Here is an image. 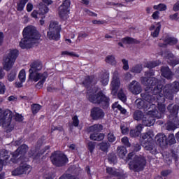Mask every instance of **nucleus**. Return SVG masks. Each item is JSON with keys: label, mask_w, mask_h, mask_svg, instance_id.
<instances>
[{"label": "nucleus", "mask_w": 179, "mask_h": 179, "mask_svg": "<svg viewBox=\"0 0 179 179\" xmlns=\"http://www.w3.org/2000/svg\"><path fill=\"white\" fill-rule=\"evenodd\" d=\"M150 89L152 92H145L141 94V97L145 103H150V104H153L156 101L165 103L166 99L173 100L174 94L178 93L179 82L175 81L173 83L166 84L165 86L163 84H158Z\"/></svg>", "instance_id": "obj_1"}, {"label": "nucleus", "mask_w": 179, "mask_h": 179, "mask_svg": "<svg viewBox=\"0 0 179 179\" xmlns=\"http://www.w3.org/2000/svg\"><path fill=\"white\" fill-rule=\"evenodd\" d=\"M31 68L29 70V79L31 80H34V82H38L36 85V89H41L43 86H44V83H45V80H47V78H48V73L47 71H44L43 73H37L38 71H41L43 69V63L40 61H34L31 65ZM36 73V75L34 74Z\"/></svg>", "instance_id": "obj_2"}, {"label": "nucleus", "mask_w": 179, "mask_h": 179, "mask_svg": "<svg viewBox=\"0 0 179 179\" xmlns=\"http://www.w3.org/2000/svg\"><path fill=\"white\" fill-rule=\"evenodd\" d=\"M22 36L23 38L21 39L19 43V46L22 50L30 48V43L40 40V37H41L40 33L37 31V29L31 26H28L23 29Z\"/></svg>", "instance_id": "obj_3"}, {"label": "nucleus", "mask_w": 179, "mask_h": 179, "mask_svg": "<svg viewBox=\"0 0 179 179\" xmlns=\"http://www.w3.org/2000/svg\"><path fill=\"white\" fill-rule=\"evenodd\" d=\"M134 152H129L127 155V160H131L129 162V169L134 173H140L143 171L146 167V158L141 155H135ZM132 157L133 159H132Z\"/></svg>", "instance_id": "obj_4"}, {"label": "nucleus", "mask_w": 179, "mask_h": 179, "mask_svg": "<svg viewBox=\"0 0 179 179\" xmlns=\"http://www.w3.org/2000/svg\"><path fill=\"white\" fill-rule=\"evenodd\" d=\"M88 100L93 104H99L103 110H107L110 107V97L106 96L103 91H99L97 94H90Z\"/></svg>", "instance_id": "obj_5"}, {"label": "nucleus", "mask_w": 179, "mask_h": 179, "mask_svg": "<svg viewBox=\"0 0 179 179\" xmlns=\"http://www.w3.org/2000/svg\"><path fill=\"white\" fill-rule=\"evenodd\" d=\"M142 143L145 150L150 152L151 155H157V148L153 140V133L148 131L142 135Z\"/></svg>", "instance_id": "obj_6"}, {"label": "nucleus", "mask_w": 179, "mask_h": 179, "mask_svg": "<svg viewBox=\"0 0 179 179\" xmlns=\"http://www.w3.org/2000/svg\"><path fill=\"white\" fill-rule=\"evenodd\" d=\"M145 77H142L141 78L142 85L144 86H147L150 89H153L154 86H157V85H162V81L158 80L157 78L152 77L155 76V71L150 70L145 71Z\"/></svg>", "instance_id": "obj_7"}, {"label": "nucleus", "mask_w": 179, "mask_h": 179, "mask_svg": "<svg viewBox=\"0 0 179 179\" xmlns=\"http://www.w3.org/2000/svg\"><path fill=\"white\" fill-rule=\"evenodd\" d=\"M61 25L57 21H51L49 25V31L47 32V37L49 40L59 41L61 38Z\"/></svg>", "instance_id": "obj_8"}, {"label": "nucleus", "mask_w": 179, "mask_h": 179, "mask_svg": "<svg viewBox=\"0 0 179 179\" xmlns=\"http://www.w3.org/2000/svg\"><path fill=\"white\" fill-rule=\"evenodd\" d=\"M50 162L55 167H64L69 162V159L64 153L60 151H55L51 154Z\"/></svg>", "instance_id": "obj_9"}, {"label": "nucleus", "mask_w": 179, "mask_h": 179, "mask_svg": "<svg viewBox=\"0 0 179 179\" xmlns=\"http://www.w3.org/2000/svg\"><path fill=\"white\" fill-rule=\"evenodd\" d=\"M88 132H93L90 136V139L91 141H97L98 142H101L104 141L106 135L103 133H100L103 131V125L99 124H95L90 126L87 129Z\"/></svg>", "instance_id": "obj_10"}, {"label": "nucleus", "mask_w": 179, "mask_h": 179, "mask_svg": "<svg viewBox=\"0 0 179 179\" xmlns=\"http://www.w3.org/2000/svg\"><path fill=\"white\" fill-rule=\"evenodd\" d=\"M17 57H19V51L17 49L11 50L4 60L3 69L9 72L12 69V66H13Z\"/></svg>", "instance_id": "obj_11"}, {"label": "nucleus", "mask_w": 179, "mask_h": 179, "mask_svg": "<svg viewBox=\"0 0 179 179\" xmlns=\"http://www.w3.org/2000/svg\"><path fill=\"white\" fill-rule=\"evenodd\" d=\"M155 118L158 120L162 118V115L157 109L148 111V115H145L142 120L144 127H152L155 124Z\"/></svg>", "instance_id": "obj_12"}, {"label": "nucleus", "mask_w": 179, "mask_h": 179, "mask_svg": "<svg viewBox=\"0 0 179 179\" xmlns=\"http://www.w3.org/2000/svg\"><path fill=\"white\" fill-rule=\"evenodd\" d=\"M70 8H71V0L63 1L62 5H60L58 8V14L60 19H62L63 20L66 19L71 10Z\"/></svg>", "instance_id": "obj_13"}, {"label": "nucleus", "mask_w": 179, "mask_h": 179, "mask_svg": "<svg viewBox=\"0 0 179 179\" xmlns=\"http://www.w3.org/2000/svg\"><path fill=\"white\" fill-rule=\"evenodd\" d=\"M12 112L2 110L0 108V125H3V127H10L12 123Z\"/></svg>", "instance_id": "obj_14"}, {"label": "nucleus", "mask_w": 179, "mask_h": 179, "mask_svg": "<svg viewBox=\"0 0 179 179\" xmlns=\"http://www.w3.org/2000/svg\"><path fill=\"white\" fill-rule=\"evenodd\" d=\"M106 116L104 110L100 107L94 106L90 110V117L94 121H100Z\"/></svg>", "instance_id": "obj_15"}, {"label": "nucleus", "mask_w": 179, "mask_h": 179, "mask_svg": "<svg viewBox=\"0 0 179 179\" xmlns=\"http://www.w3.org/2000/svg\"><path fill=\"white\" fill-rule=\"evenodd\" d=\"M121 85V80H120V76L118 73L115 72L113 76L112 81L110 83V87L112 90V93L113 94H116L118 92V89H120V86Z\"/></svg>", "instance_id": "obj_16"}, {"label": "nucleus", "mask_w": 179, "mask_h": 179, "mask_svg": "<svg viewBox=\"0 0 179 179\" xmlns=\"http://www.w3.org/2000/svg\"><path fill=\"white\" fill-rule=\"evenodd\" d=\"M27 150H29V146L26 144H22L13 153V157L16 159V157H19L20 155V160H22L26 153H27Z\"/></svg>", "instance_id": "obj_17"}, {"label": "nucleus", "mask_w": 179, "mask_h": 179, "mask_svg": "<svg viewBox=\"0 0 179 179\" xmlns=\"http://www.w3.org/2000/svg\"><path fill=\"white\" fill-rule=\"evenodd\" d=\"M128 89L132 94H139L142 92V86H141V83L136 80L131 82L130 85L128 86Z\"/></svg>", "instance_id": "obj_18"}, {"label": "nucleus", "mask_w": 179, "mask_h": 179, "mask_svg": "<svg viewBox=\"0 0 179 179\" xmlns=\"http://www.w3.org/2000/svg\"><path fill=\"white\" fill-rule=\"evenodd\" d=\"M45 5L40 4L38 13L39 15H41L42 16H45L44 15H46V13H48L50 12V5H52L54 3V1L52 0H41Z\"/></svg>", "instance_id": "obj_19"}, {"label": "nucleus", "mask_w": 179, "mask_h": 179, "mask_svg": "<svg viewBox=\"0 0 179 179\" xmlns=\"http://www.w3.org/2000/svg\"><path fill=\"white\" fill-rule=\"evenodd\" d=\"M155 143L160 148H166L169 143L167 142V136L164 134L159 133L155 136Z\"/></svg>", "instance_id": "obj_20"}, {"label": "nucleus", "mask_w": 179, "mask_h": 179, "mask_svg": "<svg viewBox=\"0 0 179 179\" xmlns=\"http://www.w3.org/2000/svg\"><path fill=\"white\" fill-rule=\"evenodd\" d=\"M121 41L122 42H119L117 43V45H119L120 47H122V48H124V44H129H129H141L140 41L129 36H126L124 38H122Z\"/></svg>", "instance_id": "obj_21"}, {"label": "nucleus", "mask_w": 179, "mask_h": 179, "mask_svg": "<svg viewBox=\"0 0 179 179\" xmlns=\"http://www.w3.org/2000/svg\"><path fill=\"white\" fill-rule=\"evenodd\" d=\"M106 173L109 174V176H113V177H120V178L122 179L127 178V176L124 173L117 171L111 167L106 168Z\"/></svg>", "instance_id": "obj_22"}, {"label": "nucleus", "mask_w": 179, "mask_h": 179, "mask_svg": "<svg viewBox=\"0 0 179 179\" xmlns=\"http://www.w3.org/2000/svg\"><path fill=\"white\" fill-rule=\"evenodd\" d=\"M161 73L162 76H163V78H165L166 79H173V71H171L169 66H162Z\"/></svg>", "instance_id": "obj_23"}, {"label": "nucleus", "mask_w": 179, "mask_h": 179, "mask_svg": "<svg viewBox=\"0 0 179 179\" xmlns=\"http://www.w3.org/2000/svg\"><path fill=\"white\" fill-rule=\"evenodd\" d=\"M167 110L172 117H176V115H178L179 106L177 104L170 103L167 106Z\"/></svg>", "instance_id": "obj_24"}, {"label": "nucleus", "mask_w": 179, "mask_h": 179, "mask_svg": "<svg viewBox=\"0 0 179 179\" xmlns=\"http://www.w3.org/2000/svg\"><path fill=\"white\" fill-rule=\"evenodd\" d=\"M93 80H94V76H87L82 83L85 89H90L92 84L93 83Z\"/></svg>", "instance_id": "obj_25"}, {"label": "nucleus", "mask_w": 179, "mask_h": 179, "mask_svg": "<svg viewBox=\"0 0 179 179\" xmlns=\"http://www.w3.org/2000/svg\"><path fill=\"white\" fill-rule=\"evenodd\" d=\"M99 150L103 152V153H108V149L111 148V144L108 141H102L98 144Z\"/></svg>", "instance_id": "obj_26"}, {"label": "nucleus", "mask_w": 179, "mask_h": 179, "mask_svg": "<svg viewBox=\"0 0 179 179\" xmlns=\"http://www.w3.org/2000/svg\"><path fill=\"white\" fill-rule=\"evenodd\" d=\"M117 156L120 159H124L125 156H127V154L128 153V150H127V148L124 145L118 146L117 148Z\"/></svg>", "instance_id": "obj_27"}, {"label": "nucleus", "mask_w": 179, "mask_h": 179, "mask_svg": "<svg viewBox=\"0 0 179 179\" xmlns=\"http://www.w3.org/2000/svg\"><path fill=\"white\" fill-rule=\"evenodd\" d=\"M135 103L138 110H145V108H148V102H145L144 99H137Z\"/></svg>", "instance_id": "obj_28"}, {"label": "nucleus", "mask_w": 179, "mask_h": 179, "mask_svg": "<svg viewBox=\"0 0 179 179\" xmlns=\"http://www.w3.org/2000/svg\"><path fill=\"white\" fill-rule=\"evenodd\" d=\"M50 145H46L43 149L41 150L38 153H36V150H31L29 155L35 157H37V156H43L47 150H50Z\"/></svg>", "instance_id": "obj_29"}, {"label": "nucleus", "mask_w": 179, "mask_h": 179, "mask_svg": "<svg viewBox=\"0 0 179 179\" xmlns=\"http://www.w3.org/2000/svg\"><path fill=\"white\" fill-rule=\"evenodd\" d=\"M110 82V73L108 71H105L101 76V83L103 86H107Z\"/></svg>", "instance_id": "obj_30"}, {"label": "nucleus", "mask_w": 179, "mask_h": 179, "mask_svg": "<svg viewBox=\"0 0 179 179\" xmlns=\"http://www.w3.org/2000/svg\"><path fill=\"white\" fill-rule=\"evenodd\" d=\"M133 117L135 121H143L145 115L142 110H136L133 114Z\"/></svg>", "instance_id": "obj_31"}, {"label": "nucleus", "mask_w": 179, "mask_h": 179, "mask_svg": "<svg viewBox=\"0 0 179 179\" xmlns=\"http://www.w3.org/2000/svg\"><path fill=\"white\" fill-rule=\"evenodd\" d=\"M107 142L111 145V143H114L117 141V136H115V134H114V131H110L107 136Z\"/></svg>", "instance_id": "obj_32"}, {"label": "nucleus", "mask_w": 179, "mask_h": 179, "mask_svg": "<svg viewBox=\"0 0 179 179\" xmlns=\"http://www.w3.org/2000/svg\"><path fill=\"white\" fill-rule=\"evenodd\" d=\"M17 71L16 69H12L7 75V79L8 82H13L16 79Z\"/></svg>", "instance_id": "obj_33"}, {"label": "nucleus", "mask_w": 179, "mask_h": 179, "mask_svg": "<svg viewBox=\"0 0 179 179\" xmlns=\"http://www.w3.org/2000/svg\"><path fill=\"white\" fill-rule=\"evenodd\" d=\"M168 45H176L178 43V40L174 37H167L164 40Z\"/></svg>", "instance_id": "obj_34"}, {"label": "nucleus", "mask_w": 179, "mask_h": 179, "mask_svg": "<svg viewBox=\"0 0 179 179\" xmlns=\"http://www.w3.org/2000/svg\"><path fill=\"white\" fill-rule=\"evenodd\" d=\"M27 2H29V0H20V2L17 3V10L18 12H22Z\"/></svg>", "instance_id": "obj_35"}, {"label": "nucleus", "mask_w": 179, "mask_h": 179, "mask_svg": "<svg viewBox=\"0 0 179 179\" xmlns=\"http://www.w3.org/2000/svg\"><path fill=\"white\" fill-rule=\"evenodd\" d=\"M155 103H157V108L159 111V114L162 116V114H164V112L166 111V105L164 104V102H159V101H156Z\"/></svg>", "instance_id": "obj_36"}, {"label": "nucleus", "mask_w": 179, "mask_h": 179, "mask_svg": "<svg viewBox=\"0 0 179 179\" xmlns=\"http://www.w3.org/2000/svg\"><path fill=\"white\" fill-rule=\"evenodd\" d=\"M160 64H162L160 61L148 62L146 64V68H149V69H153V68H156V66H159Z\"/></svg>", "instance_id": "obj_37"}, {"label": "nucleus", "mask_w": 179, "mask_h": 179, "mask_svg": "<svg viewBox=\"0 0 179 179\" xmlns=\"http://www.w3.org/2000/svg\"><path fill=\"white\" fill-rule=\"evenodd\" d=\"M157 27H156L155 31L151 33L152 37H154V38L159 37V34L162 29V24L160 22H157Z\"/></svg>", "instance_id": "obj_38"}, {"label": "nucleus", "mask_w": 179, "mask_h": 179, "mask_svg": "<svg viewBox=\"0 0 179 179\" xmlns=\"http://www.w3.org/2000/svg\"><path fill=\"white\" fill-rule=\"evenodd\" d=\"M31 109L32 114H34V115H36V114H37V113H38V111L41 110V106L38 103H34L33 105H31Z\"/></svg>", "instance_id": "obj_39"}, {"label": "nucleus", "mask_w": 179, "mask_h": 179, "mask_svg": "<svg viewBox=\"0 0 179 179\" xmlns=\"http://www.w3.org/2000/svg\"><path fill=\"white\" fill-rule=\"evenodd\" d=\"M106 64H110V65H115V57L114 55H108L105 59Z\"/></svg>", "instance_id": "obj_40"}, {"label": "nucleus", "mask_w": 179, "mask_h": 179, "mask_svg": "<svg viewBox=\"0 0 179 179\" xmlns=\"http://www.w3.org/2000/svg\"><path fill=\"white\" fill-rule=\"evenodd\" d=\"M153 8L155 10H159L160 12H163L164 10H167V6L164 3H159L158 5H155Z\"/></svg>", "instance_id": "obj_41"}, {"label": "nucleus", "mask_w": 179, "mask_h": 179, "mask_svg": "<svg viewBox=\"0 0 179 179\" xmlns=\"http://www.w3.org/2000/svg\"><path fill=\"white\" fill-rule=\"evenodd\" d=\"M108 160L110 164H115V162H117V155L114 153H110L108 156Z\"/></svg>", "instance_id": "obj_42"}, {"label": "nucleus", "mask_w": 179, "mask_h": 179, "mask_svg": "<svg viewBox=\"0 0 179 179\" xmlns=\"http://www.w3.org/2000/svg\"><path fill=\"white\" fill-rule=\"evenodd\" d=\"M87 148L90 152L93 153V152H94V149H96V143L93 141L88 142Z\"/></svg>", "instance_id": "obj_43"}, {"label": "nucleus", "mask_w": 179, "mask_h": 179, "mask_svg": "<svg viewBox=\"0 0 179 179\" xmlns=\"http://www.w3.org/2000/svg\"><path fill=\"white\" fill-rule=\"evenodd\" d=\"M176 142V136H174L173 134H170L167 138L168 145H169V146H171V145H174Z\"/></svg>", "instance_id": "obj_44"}, {"label": "nucleus", "mask_w": 179, "mask_h": 179, "mask_svg": "<svg viewBox=\"0 0 179 179\" xmlns=\"http://www.w3.org/2000/svg\"><path fill=\"white\" fill-rule=\"evenodd\" d=\"M18 79L20 82H26V71L24 69H22L18 75Z\"/></svg>", "instance_id": "obj_45"}, {"label": "nucleus", "mask_w": 179, "mask_h": 179, "mask_svg": "<svg viewBox=\"0 0 179 179\" xmlns=\"http://www.w3.org/2000/svg\"><path fill=\"white\" fill-rule=\"evenodd\" d=\"M121 142L122 145L125 146L124 148H131V143L129 142V138H128L127 136L122 138Z\"/></svg>", "instance_id": "obj_46"}, {"label": "nucleus", "mask_w": 179, "mask_h": 179, "mask_svg": "<svg viewBox=\"0 0 179 179\" xmlns=\"http://www.w3.org/2000/svg\"><path fill=\"white\" fill-rule=\"evenodd\" d=\"M13 174L14 176H22V174H24V171H23V166H20L18 168L13 171Z\"/></svg>", "instance_id": "obj_47"}, {"label": "nucleus", "mask_w": 179, "mask_h": 179, "mask_svg": "<svg viewBox=\"0 0 179 179\" xmlns=\"http://www.w3.org/2000/svg\"><path fill=\"white\" fill-rule=\"evenodd\" d=\"M177 127L173 121H170L167 123L166 129L167 131H174V129H177Z\"/></svg>", "instance_id": "obj_48"}, {"label": "nucleus", "mask_w": 179, "mask_h": 179, "mask_svg": "<svg viewBox=\"0 0 179 179\" xmlns=\"http://www.w3.org/2000/svg\"><path fill=\"white\" fill-rule=\"evenodd\" d=\"M117 98L119 99V100H121V101H122L123 103H125V101H127V96L122 91H120L117 93Z\"/></svg>", "instance_id": "obj_49"}, {"label": "nucleus", "mask_w": 179, "mask_h": 179, "mask_svg": "<svg viewBox=\"0 0 179 179\" xmlns=\"http://www.w3.org/2000/svg\"><path fill=\"white\" fill-rule=\"evenodd\" d=\"M131 72L134 73H141V72H142V66L139 64H136L131 68Z\"/></svg>", "instance_id": "obj_50"}, {"label": "nucleus", "mask_w": 179, "mask_h": 179, "mask_svg": "<svg viewBox=\"0 0 179 179\" xmlns=\"http://www.w3.org/2000/svg\"><path fill=\"white\" fill-rule=\"evenodd\" d=\"M168 64L170 65V66L174 68V66L179 64V59L173 57V59L168 61Z\"/></svg>", "instance_id": "obj_51"}, {"label": "nucleus", "mask_w": 179, "mask_h": 179, "mask_svg": "<svg viewBox=\"0 0 179 179\" xmlns=\"http://www.w3.org/2000/svg\"><path fill=\"white\" fill-rule=\"evenodd\" d=\"M129 135L131 138H138L141 135V133H139V131H137L135 129L130 130Z\"/></svg>", "instance_id": "obj_52"}, {"label": "nucleus", "mask_w": 179, "mask_h": 179, "mask_svg": "<svg viewBox=\"0 0 179 179\" xmlns=\"http://www.w3.org/2000/svg\"><path fill=\"white\" fill-rule=\"evenodd\" d=\"M62 55H69L70 57H76V58H79V55L75 53L74 52L63 51L62 52Z\"/></svg>", "instance_id": "obj_53"}, {"label": "nucleus", "mask_w": 179, "mask_h": 179, "mask_svg": "<svg viewBox=\"0 0 179 179\" xmlns=\"http://www.w3.org/2000/svg\"><path fill=\"white\" fill-rule=\"evenodd\" d=\"M133 152H139L142 149V145L139 143H134L131 146Z\"/></svg>", "instance_id": "obj_54"}, {"label": "nucleus", "mask_w": 179, "mask_h": 179, "mask_svg": "<svg viewBox=\"0 0 179 179\" xmlns=\"http://www.w3.org/2000/svg\"><path fill=\"white\" fill-rule=\"evenodd\" d=\"M23 120H24V117H23V115H22L19 113H15V120L17 122H22Z\"/></svg>", "instance_id": "obj_55"}, {"label": "nucleus", "mask_w": 179, "mask_h": 179, "mask_svg": "<svg viewBox=\"0 0 179 179\" xmlns=\"http://www.w3.org/2000/svg\"><path fill=\"white\" fill-rule=\"evenodd\" d=\"M72 120L73 127H79V117H78V115H75L74 117H73Z\"/></svg>", "instance_id": "obj_56"}, {"label": "nucleus", "mask_w": 179, "mask_h": 179, "mask_svg": "<svg viewBox=\"0 0 179 179\" xmlns=\"http://www.w3.org/2000/svg\"><path fill=\"white\" fill-rule=\"evenodd\" d=\"M122 62L123 64L124 71H128V69H129V64H128V60H127L125 59H122Z\"/></svg>", "instance_id": "obj_57"}, {"label": "nucleus", "mask_w": 179, "mask_h": 179, "mask_svg": "<svg viewBox=\"0 0 179 179\" xmlns=\"http://www.w3.org/2000/svg\"><path fill=\"white\" fill-rule=\"evenodd\" d=\"M120 129L123 135H127V134L129 132V129L125 125L120 126Z\"/></svg>", "instance_id": "obj_58"}, {"label": "nucleus", "mask_w": 179, "mask_h": 179, "mask_svg": "<svg viewBox=\"0 0 179 179\" xmlns=\"http://www.w3.org/2000/svg\"><path fill=\"white\" fill-rule=\"evenodd\" d=\"M6 92V87L3 83L0 82V94H5Z\"/></svg>", "instance_id": "obj_59"}, {"label": "nucleus", "mask_w": 179, "mask_h": 179, "mask_svg": "<svg viewBox=\"0 0 179 179\" xmlns=\"http://www.w3.org/2000/svg\"><path fill=\"white\" fill-rule=\"evenodd\" d=\"M21 167H23L22 171H24V174H29L30 173V166L27 164H24L21 166Z\"/></svg>", "instance_id": "obj_60"}, {"label": "nucleus", "mask_w": 179, "mask_h": 179, "mask_svg": "<svg viewBox=\"0 0 179 179\" xmlns=\"http://www.w3.org/2000/svg\"><path fill=\"white\" fill-rule=\"evenodd\" d=\"M84 12H85V13L88 14L89 16H92V17H97V14L96 13H95L93 11H91L90 10H89L87 8H85Z\"/></svg>", "instance_id": "obj_61"}, {"label": "nucleus", "mask_w": 179, "mask_h": 179, "mask_svg": "<svg viewBox=\"0 0 179 179\" xmlns=\"http://www.w3.org/2000/svg\"><path fill=\"white\" fill-rule=\"evenodd\" d=\"M54 131H59V132H63L64 127L62 126H60V127L53 126L51 128V132H54Z\"/></svg>", "instance_id": "obj_62"}, {"label": "nucleus", "mask_w": 179, "mask_h": 179, "mask_svg": "<svg viewBox=\"0 0 179 179\" xmlns=\"http://www.w3.org/2000/svg\"><path fill=\"white\" fill-rule=\"evenodd\" d=\"M43 179H54V173L52 172L48 173L43 176Z\"/></svg>", "instance_id": "obj_63"}, {"label": "nucleus", "mask_w": 179, "mask_h": 179, "mask_svg": "<svg viewBox=\"0 0 179 179\" xmlns=\"http://www.w3.org/2000/svg\"><path fill=\"white\" fill-rule=\"evenodd\" d=\"M173 124L176 126V127H178L179 126V117L178 116L176 115V116H173Z\"/></svg>", "instance_id": "obj_64"}]
</instances>
